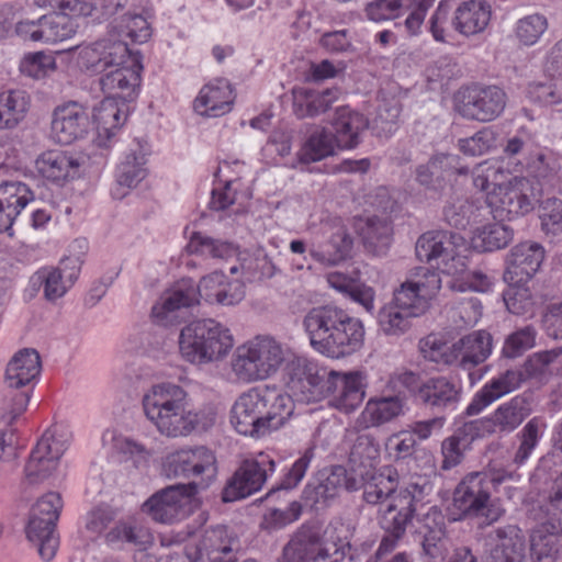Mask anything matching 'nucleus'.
I'll return each mask as SVG.
<instances>
[{
  "mask_svg": "<svg viewBox=\"0 0 562 562\" xmlns=\"http://www.w3.org/2000/svg\"><path fill=\"white\" fill-rule=\"evenodd\" d=\"M144 414L168 438L189 436L199 425V414L191 407L188 393L173 383L153 385L142 400Z\"/></svg>",
  "mask_w": 562,
  "mask_h": 562,
  "instance_id": "20e7f679",
  "label": "nucleus"
},
{
  "mask_svg": "<svg viewBox=\"0 0 562 562\" xmlns=\"http://www.w3.org/2000/svg\"><path fill=\"white\" fill-rule=\"evenodd\" d=\"M91 127L89 109L77 101L60 104L52 113L50 137L60 145H70L83 138Z\"/></svg>",
  "mask_w": 562,
  "mask_h": 562,
  "instance_id": "2eb2a0df",
  "label": "nucleus"
},
{
  "mask_svg": "<svg viewBox=\"0 0 562 562\" xmlns=\"http://www.w3.org/2000/svg\"><path fill=\"white\" fill-rule=\"evenodd\" d=\"M41 368L40 353L33 348L21 349L7 364L8 390L0 397V418L7 425L26 409L33 390L31 383L40 375Z\"/></svg>",
  "mask_w": 562,
  "mask_h": 562,
  "instance_id": "0eeeda50",
  "label": "nucleus"
},
{
  "mask_svg": "<svg viewBox=\"0 0 562 562\" xmlns=\"http://www.w3.org/2000/svg\"><path fill=\"white\" fill-rule=\"evenodd\" d=\"M514 238V231L501 221L479 227L472 237V246L480 252L505 248Z\"/></svg>",
  "mask_w": 562,
  "mask_h": 562,
  "instance_id": "49530a36",
  "label": "nucleus"
},
{
  "mask_svg": "<svg viewBox=\"0 0 562 562\" xmlns=\"http://www.w3.org/2000/svg\"><path fill=\"white\" fill-rule=\"evenodd\" d=\"M456 363L471 370L483 363L492 352V336L485 330L473 331L452 344Z\"/></svg>",
  "mask_w": 562,
  "mask_h": 562,
  "instance_id": "72a5a7b5",
  "label": "nucleus"
},
{
  "mask_svg": "<svg viewBox=\"0 0 562 562\" xmlns=\"http://www.w3.org/2000/svg\"><path fill=\"white\" fill-rule=\"evenodd\" d=\"M274 470V460L262 452L254 459L244 460L224 487L223 502H235L258 492Z\"/></svg>",
  "mask_w": 562,
  "mask_h": 562,
  "instance_id": "ddd939ff",
  "label": "nucleus"
},
{
  "mask_svg": "<svg viewBox=\"0 0 562 562\" xmlns=\"http://www.w3.org/2000/svg\"><path fill=\"white\" fill-rule=\"evenodd\" d=\"M413 318L409 313L402 311L392 302L383 305L378 313L380 329L389 336L405 334L411 328Z\"/></svg>",
  "mask_w": 562,
  "mask_h": 562,
  "instance_id": "4d7b16f0",
  "label": "nucleus"
},
{
  "mask_svg": "<svg viewBox=\"0 0 562 562\" xmlns=\"http://www.w3.org/2000/svg\"><path fill=\"white\" fill-rule=\"evenodd\" d=\"M413 517L391 508L386 504L378 510V524L385 533L403 538Z\"/></svg>",
  "mask_w": 562,
  "mask_h": 562,
  "instance_id": "338daca9",
  "label": "nucleus"
},
{
  "mask_svg": "<svg viewBox=\"0 0 562 562\" xmlns=\"http://www.w3.org/2000/svg\"><path fill=\"white\" fill-rule=\"evenodd\" d=\"M533 412L530 393L524 392L499 404L493 413L474 422L488 434L509 435L514 432Z\"/></svg>",
  "mask_w": 562,
  "mask_h": 562,
  "instance_id": "f3484780",
  "label": "nucleus"
},
{
  "mask_svg": "<svg viewBox=\"0 0 562 562\" xmlns=\"http://www.w3.org/2000/svg\"><path fill=\"white\" fill-rule=\"evenodd\" d=\"M342 527L330 524L323 532L316 529L313 562H356L349 541L339 536Z\"/></svg>",
  "mask_w": 562,
  "mask_h": 562,
  "instance_id": "f704fd0d",
  "label": "nucleus"
},
{
  "mask_svg": "<svg viewBox=\"0 0 562 562\" xmlns=\"http://www.w3.org/2000/svg\"><path fill=\"white\" fill-rule=\"evenodd\" d=\"M522 180L509 186H498L488 193L486 202L494 218L501 222L524 215L532 210V203L528 194L524 192Z\"/></svg>",
  "mask_w": 562,
  "mask_h": 562,
  "instance_id": "a878e982",
  "label": "nucleus"
},
{
  "mask_svg": "<svg viewBox=\"0 0 562 562\" xmlns=\"http://www.w3.org/2000/svg\"><path fill=\"white\" fill-rule=\"evenodd\" d=\"M392 224L386 218L368 217L360 227V235L368 250L376 256L384 255L392 240Z\"/></svg>",
  "mask_w": 562,
  "mask_h": 562,
  "instance_id": "a18cd8bd",
  "label": "nucleus"
},
{
  "mask_svg": "<svg viewBox=\"0 0 562 562\" xmlns=\"http://www.w3.org/2000/svg\"><path fill=\"white\" fill-rule=\"evenodd\" d=\"M292 352L291 348L270 336H257L236 348L232 370L245 383L266 380L288 364Z\"/></svg>",
  "mask_w": 562,
  "mask_h": 562,
  "instance_id": "39448f33",
  "label": "nucleus"
},
{
  "mask_svg": "<svg viewBox=\"0 0 562 562\" xmlns=\"http://www.w3.org/2000/svg\"><path fill=\"white\" fill-rule=\"evenodd\" d=\"M26 537L37 547L38 554L43 560L50 561L55 557L59 547L56 525H48L46 519L30 515Z\"/></svg>",
  "mask_w": 562,
  "mask_h": 562,
  "instance_id": "37998d69",
  "label": "nucleus"
},
{
  "mask_svg": "<svg viewBox=\"0 0 562 562\" xmlns=\"http://www.w3.org/2000/svg\"><path fill=\"white\" fill-rule=\"evenodd\" d=\"M314 457L315 449L313 447L305 449L303 454L292 464V467L284 474L280 484L277 487L270 490V492L267 494V498L273 497L280 491H290L296 487L299 483L303 480Z\"/></svg>",
  "mask_w": 562,
  "mask_h": 562,
  "instance_id": "e2e57ef3",
  "label": "nucleus"
},
{
  "mask_svg": "<svg viewBox=\"0 0 562 562\" xmlns=\"http://www.w3.org/2000/svg\"><path fill=\"white\" fill-rule=\"evenodd\" d=\"M294 408L292 396L276 385L255 386L236 398L229 420L238 434L259 439L284 427Z\"/></svg>",
  "mask_w": 562,
  "mask_h": 562,
  "instance_id": "f257e3e1",
  "label": "nucleus"
},
{
  "mask_svg": "<svg viewBox=\"0 0 562 562\" xmlns=\"http://www.w3.org/2000/svg\"><path fill=\"white\" fill-rule=\"evenodd\" d=\"M235 94L231 82L220 78L205 85L194 100V110L200 115L218 117L232 111Z\"/></svg>",
  "mask_w": 562,
  "mask_h": 562,
  "instance_id": "c756f323",
  "label": "nucleus"
},
{
  "mask_svg": "<svg viewBox=\"0 0 562 562\" xmlns=\"http://www.w3.org/2000/svg\"><path fill=\"white\" fill-rule=\"evenodd\" d=\"M333 137L340 149L356 148L361 142L362 133L368 128V119L345 105L336 109L330 122Z\"/></svg>",
  "mask_w": 562,
  "mask_h": 562,
  "instance_id": "2f4dec72",
  "label": "nucleus"
},
{
  "mask_svg": "<svg viewBox=\"0 0 562 562\" xmlns=\"http://www.w3.org/2000/svg\"><path fill=\"white\" fill-rule=\"evenodd\" d=\"M402 311L409 313L413 317L423 315L429 307L426 301L419 295L416 286L406 281L395 289L393 299L390 301Z\"/></svg>",
  "mask_w": 562,
  "mask_h": 562,
  "instance_id": "680f3d73",
  "label": "nucleus"
},
{
  "mask_svg": "<svg viewBox=\"0 0 562 562\" xmlns=\"http://www.w3.org/2000/svg\"><path fill=\"white\" fill-rule=\"evenodd\" d=\"M460 398V386L443 375L428 378L416 392V401L437 413L456 409Z\"/></svg>",
  "mask_w": 562,
  "mask_h": 562,
  "instance_id": "c85d7f7f",
  "label": "nucleus"
},
{
  "mask_svg": "<svg viewBox=\"0 0 562 562\" xmlns=\"http://www.w3.org/2000/svg\"><path fill=\"white\" fill-rule=\"evenodd\" d=\"M303 326L312 348L327 358L344 359L363 347V323L338 306L311 308L304 316Z\"/></svg>",
  "mask_w": 562,
  "mask_h": 562,
  "instance_id": "f03ea898",
  "label": "nucleus"
},
{
  "mask_svg": "<svg viewBox=\"0 0 562 562\" xmlns=\"http://www.w3.org/2000/svg\"><path fill=\"white\" fill-rule=\"evenodd\" d=\"M557 530L555 522L550 520L532 530L530 550L538 562H553L558 557L562 547V536Z\"/></svg>",
  "mask_w": 562,
  "mask_h": 562,
  "instance_id": "a19ab883",
  "label": "nucleus"
},
{
  "mask_svg": "<svg viewBox=\"0 0 562 562\" xmlns=\"http://www.w3.org/2000/svg\"><path fill=\"white\" fill-rule=\"evenodd\" d=\"M465 239L458 233L445 231L426 232L416 241V256L422 262L448 274L460 276L465 272Z\"/></svg>",
  "mask_w": 562,
  "mask_h": 562,
  "instance_id": "6e6552de",
  "label": "nucleus"
},
{
  "mask_svg": "<svg viewBox=\"0 0 562 562\" xmlns=\"http://www.w3.org/2000/svg\"><path fill=\"white\" fill-rule=\"evenodd\" d=\"M525 381L526 375L520 369H509L492 378L474 394L465 415H479L495 401L519 389Z\"/></svg>",
  "mask_w": 562,
  "mask_h": 562,
  "instance_id": "cd10ccee",
  "label": "nucleus"
},
{
  "mask_svg": "<svg viewBox=\"0 0 562 562\" xmlns=\"http://www.w3.org/2000/svg\"><path fill=\"white\" fill-rule=\"evenodd\" d=\"M491 19V7L480 0L461 3L454 11L452 27L464 36L484 31Z\"/></svg>",
  "mask_w": 562,
  "mask_h": 562,
  "instance_id": "e433bc0d",
  "label": "nucleus"
},
{
  "mask_svg": "<svg viewBox=\"0 0 562 562\" xmlns=\"http://www.w3.org/2000/svg\"><path fill=\"white\" fill-rule=\"evenodd\" d=\"M366 384L360 372L340 374L333 371L326 385L328 405L344 414L355 412L363 402Z\"/></svg>",
  "mask_w": 562,
  "mask_h": 562,
  "instance_id": "4be33fe9",
  "label": "nucleus"
},
{
  "mask_svg": "<svg viewBox=\"0 0 562 562\" xmlns=\"http://www.w3.org/2000/svg\"><path fill=\"white\" fill-rule=\"evenodd\" d=\"M92 125L100 135L110 138L126 121V112L117 99L105 97L91 114Z\"/></svg>",
  "mask_w": 562,
  "mask_h": 562,
  "instance_id": "c03bdc74",
  "label": "nucleus"
},
{
  "mask_svg": "<svg viewBox=\"0 0 562 562\" xmlns=\"http://www.w3.org/2000/svg\"><path fill=\"white\" fill-rule=\"evenodd\" d=\"M352 247V238L338 222L337 231L321 250H311L310 255L318 262L335 266L344 260Z\"/></svg>",
  "mask_w": 562,
  "mask_h": 562,
  "instance_id": "3c124183",
  "label": "nucleus"
},
{
  "mask_svg": "<svg viewBox=\"0 0 562 562\" xmlns=\"http://www.w3.org/2000/svg\"><path fill=\"white\" fill-rule=\"evenodd\" d=\"M341 92L338 88H328L322 91L303 89L295 97L294 112L300 119L315 117L338 101Z\"/></svg>",
  "mask_w": 562,
  "mask_h": 562,
  "instance_id": "ea45409f",
  "label": "nucleus"
},
{
  "mask_svg": "<svg viewBox=\"0 0 562 562\" xmlns=\"http://www.w3.org/2000/svg\"><path fill=\"white\" fill-rule=\"evenodd\" d=\"M245 293L243 281L228 279L224 273L215 271L203 277L199 285L192 280L177 283L161 297V302L153 307L151 315L157 323L167 326L178 322L183 308L198 304L199 296L212 304L232 306L241 302Z\"/></svg>",
  "mask_w": 562,
  "mask_h": 562,
  "instance_id": "7ed1b4c3",
  "label": "nucleus"
},
{
  "mask_svg": "<svg viewBox=\"0 0 562 562\" xmlns=\"http://www.w3.org/2000/svg\"><path fill=\"white\" fill-rule=\"evenodd\" d=\"M187 249L192 255L210 258L227 259L236 255L237 247L227 240L215 239L200 232L190 237Z\"/></svg>",
  "mask_w": 562,
  "mask_h": 562,
  "instance_id": "8fccbe9b",
  "label": "nucleus"
},
{
  "mask_svg": "<svg viewBox=\"0 0 562 562\" xmlns=\"http://www.w3.org/2000/svg\"><path fill=\"white\" fill-rule=\"evenodd\" d=\"M37 171L53 182H65L79 175L80 160L69 151L47 150L35 161Z\"/></svg>",
  "mask_w": 562,
  "mask_h": 562,
  "instance_id": "c9c22d12",
  "label": "nucleus"
},
{
  "mask_svg": "<svg viewBox=\"0 0 562 562\" xmlns=\"http://www.w3.org/2000/svg\"><path fill=\"white\" fill-rule=\"evenodd\" d=\"M100 44L99 52L101 57V72H105L116 65H122L128 61L135 52L131 50L127 43L122 40H116L114 35L106 38L97 41Z\"/></svg>",
  "mask_w": 562,
  "mask_h": 562,
  "instance_id": "13d9d810",
  "label": "nucleus"
},
{
  "mask_svg": "<svg viewBox=\"0 0 562 562\" xmlns=\"http://www.w3.org/2000/svg\"><path fill=\"white\" fill-rule=\"evenodd\" d=\"M30 108L27 93L19 89L0 92V131L15 128L25 117Z\"/></svg>",
  "mask_w": 562,
  "mask_h": 562,
  "instance_id": "79ce46f5",
  "label": "nucleus"
},
{
  "mask_svg": "<svg viewBox=\"0 0 562 562\" xmlns=\"http://www.w3.org/2000/svg\"><path fill=\"white\" fill-rule=\"evenodd\" d=\"M404 398L400 395L370 398L358 422L363 428L379 427L403 414Z\"/></svg>",
  "mask_w": 562,
  "mask_h": 562,
  "instance_id": "4c0bfd02",
  "label": "nucleus"
},
{
  "mask_svg": "<svg viewBox=\"0 0 562 562\" xmlns=\"http://www.w3.org/2000/svg\"><path fill=\"white\" fill-rule=\"evenodd\" d=\"M336 142L328 131L321 128L310 135L300 151L302 162H315L334 155Z\"/></svg>",
  "mask_w": 562,
  "mask_h": 562,
  "instance_id": "864d4df0",
  "label": "nucleus"
},
{
  "mask_svg": "<svg viewBox=\"0 0 562 562\" xmlns=\"http://www.w3.org/2000/svg\"><path fill=\"white\" fill-rule=\"evenodd\" d=\"M331 370L321 368L317 363L297 357H292L285 366V380L289 390L301 402H318L326 397Z\"/></svg>",
  "mask_w": 562,
  "mask_h": 562,
  "instance_id": "9b49d317",
  "label": "nucleus"
},
{
  "mask_svg": "<svg viewBox=\"0 0 562 562\" xmlns=\"http://www.w3.org/2000/svg\"><path fill=\"white\" fill-rule=\"evenodd\" d=\"M195 487L194 483L168 486L148 498L143 504V510L155 521L171 524L183 516V507L194 494Z\"/></svg>",
  "mask_w": 562,
  "mask_h": 562,
  "instance_id": "aec40b11",
  "label": "nucleus"
},
{
  "mask_svg": "<svg viewBox=\"0 0 562 562\" xmlns=\"http://www.w3.org/2000/svg\"><path fill=\"white\" fill-rule=\"evenodd\" d=\"M546 429V423L539 416L530 418L525 426L517 432L516 438L519 442L513 463L517 467L522 465L537 448Z\"/></svg>",
  "mask_w": 562,
  "mask_h": 562,
  "instance_id": "09e8293b",
  "label": "nucleus"
},
{
  "mask_svg": "<svg viewBox=\"0 0 562 562\" xmlns=\"http://www.w3.org/2000/svg\"><path fill=\"white\" fill-rule=\"evenodd\" d=\"M143 65L138 52L128 57V61L116 65L105 71L100 78V86L106 97L122 101L125 106L126 101H132L137 95L140 86V71Z\"/></svg>",
  "mask_w": 562,
  "mask_h": 562,
  "instance_id": "6ab92c4d",
  "label": "nucleus"
},
{
  "mask_svg": "<svg viewBox=\"0 0 562 562\" xmlns=\"http://www.w3.org/2000/svg\"><path fill=\"white\" fill-rule=\"evenodd\" d=\"M147 143L140 139H134L124 159L117 166L116 187L112 190V195L122 199L127 190L136 188L147 176Z\"/></svg>",
  "mask_w": 562,
  "mask_h": 562,
  "instance_id": "393cba45",
  "label": "nucleus"
},
{
  "mask_svg": "<svg viewBox=\"0 0 562 562\" xmlns=\"http://www.w3.org/2000/svg\"><path fill=\"white\" fill-rule=\"evenodd\" d=\"M380 459V446L371 435H359L353 441L347 470L351 476L374 472Z\"/></svg>",
  "mask_w": 562,
  "mask_h": 562,
  "instance_id": "58836bf2",
  "label": "nucleus"
},
{
  "mask_svg": "<svg viewBox=\"0 0 562 562\" xmlns=\"http://www.w3.org/2000/svg\"><path fill=\"white\" fill-rule=\"evenodd\" d=\"M216 458L213 451L204 446L180 449L169 453L164 462L168 477L194 479L203 474L209 477L216 472Z\"/></svg>",
  "mask_w": 562,
  "mask_h": 562,
  "instance_id": "a211bd4d",
  "label": "nucleus"
},
{
  "mask_svg": "<svg viewBox=\"0 0 562 562\" xmlns=\"http://www.w3.org/2000/svg\"><path fill=\"white\" fill-rule=\"evenodd\" d=\"M479 207L468 199H457L443 210V216L450 226L458 229H465L476 220Z\"/></svg>",
  "mask_w": 562,
  "mask_h": 562,
  "instance_id": "69168bd1",
  "label": "nucleus"
},
{
  "mask_svg": "<svg viewBox=\"0 0 562 562\" xmlns=\"http://www.w3.org/2000/svg\"><path fill=\"white\" fill-rule=\"evenodd\" d=\"M181 357L193 364H206L224 359L234 346L231 329L213 318L194 321L179 334Z\"/></svg>",
  "mask_w": 562,
  "mask_h": 562,
  "instance_id": "423d86ee",
  "label": "nucleus"
},
{
  "mask_svg": "<svg viewBox=\"0 0 562 562\" xmlns=\"http://www.w3.org/2000/svg\"><path fill=\"white\" fill-rule=\"evenodd\" d=\"M418 348L426 360L445 366L456 363L452 345H447L443 338L437 334H429L422 338L419 340Z\"/></svg>",
  "mask_w": 562,
  "mask_h": 562,
  "instance_id": "052dcab7",
  "label": "nucleus"
},
{
  "mask_svg": "<svg viewBox=\"0 0 562 562\" xmlns=\"http://www.w3.org/2000/svg\"><path fill=\"white\" fill-rule=\"evenodd\" d=\"M105 539L110 544L122 542L134 546L139 550H145L153 543V536L147 528L127 522L117 524L106 533Z\"/></svg>",
  "mask_w": 562,
  "mask_h": 562,
  "instance_id": "6e6d98bb",
  "label": "nucleus"
},
{
  "mask_svg": "<svg viewBox=\"0 0 562 562\" xmlns=\"http://www.w3.org/2000/svg\"><path fill=\"white\" fill-rule=\"evenodd\" d=\"M34 282L44 286V296L48 301H56L61 297L72 285L69 284L60 269L44 268L38 270L33 277Z\"/></svg>",
  "mask_w": 562,
  "mask_h": 562,
  "instance_id": "0e129e2a",
  "label": "nucleus"
},
{
  "mask_svg": "<svg viewBox=\"0 0 562 562\" xmlns=\"http://www.w3.org/2000/svg\"><path fill=\"white\" fill-rule=\"evenodd\" d=\"M465 239L458 233L445 231L426 232L416 241V256L422 262L448 274L460 276L465 272Z\"/></svg>",
  "mask_w": 562,
  "mask_h": 562,
  "instance_id": "1a4fd4ad",
  "label": "nucleus"
},
{
  "mask_svg": "<svg viewBox=\"0 0 562 562\" xmlns=\"http://www.w3.org/2000/svg\"><path fill=\"white\" fill-rule=\"evenodd\" d=\"M112 30L116 40L130 38L133 43H144L151 34L148 22L140 14H124L114 20Z\"/></svg>",
  "mask_w": 562,
  "mask_h": 562,
  "instance_id": "5fc2aeb1",
  "label": "nucleus"
},
{
  "mask_svg": "<svg viewBox=\"0 0 562 562\" xmlns=\"http://www.w3.org/2000/svg\"><path fill=\"white\" fill-rule=\"evenodd\" d=\"M548 27V19L543 14L533 13L517 21L515 34L522 45L533 46L540 41Z\"/></svg>",
  "mask_w": 562,
  "mask_h": 562,
  "instance_id": "bf43d9fd",
  "label": "nucleus"
},
{
  "mask_svg": "<svg viewBox=\"0 0 562 562\" xmlns=\"http://www.w3.org/2000/svg\"><path fill=\"white\" fill-rule=\"evenodd\" d=\"M431 490L430 483L420 476L411 477L409 481L400 476V483L386 505L414 518L428 503Z\"/></svg>",
  "mask_w": 562,
  "mask_h": 562,
  "instance_id": "7c9ffc66",
  "label": "nucleus"
},
{
  "mask_svg": "<svg viewBox=\"0 0 562 562\" xmlns=\"http://www.w3.org/2000/svg\"><path fill=\"white\" fill-rule=\"evenodd\" d=\"M34 200V194L23 182L0 183V232L10 229L22 210Z\"/></svg>",
  "mask_w": 562,
  "mask_h": 562,
  "instance_id": "473e14b6",
  "label": "nucleus"
},
{
  "mask_svg": "<svg viewBox=\"0 0 562 562\" xmlns=\"http://www.w3.org/2000/svg\"><path fill=\"white\" fill-rule=\"evenodd\" d=\"M493 544L485 562H522L525 537L517 525H505L491 530L486 536ZM448 562H479L469 547L454 549Z\"/></svg>",
  "mask_w": 562,
  "mask_h": 562,
  "instance_id": "f8f14e48",
  "label": "nucleus"
},
{
  "mask_svg": "<svg viewBox=\"0 0 562 562\" xmlns=\"http://www.w3.org/2000/svg\"><path fill=\"white\" fill-rule=\"evenodd\" d=\"M316 528L303 527L283 548L282 562H313Z\"/></svg>",
  "mask_w": 562,
  "mask_h": 562,
  "instance_id": "603ef678",
  "label": "nucleus"
},
{
  "mask_svg": "<svg viewBox=\"0 0 562 562\" xmlns=\"http://www.w3.org/2000/svg\"><path fill=\"white\" fill-rule=\"evenodd\" d=\"M77 16L67 13L43 15L40 23L42 27V42L55 44L72 37L78 29V24L74 20Z\"/></svg>",
  "mask_w": 562,
  "mask_h": 562,
  "instance_id": "de8ad7c7",
  "label": "nucleus"
},
{
  "mask_svg": "<svg viewBox=\"0 0 562 562\" xmlns=\"http://www.w3.org/2000/svg\"><path fill=\"white\" fill-rule=\"evenodd\" d=\"M400 472L392 465L382 467L379 471L364 472L358 476H351L349 492L362 490V499L366 504L384 506L395 487L400 483Z\"/></svg>",
  "mask_w": 562,
  "mask_h": 562,
  "instance_id": "5701e85b",
  "label": "nucleus"
},
{
  "mask_svg": "<svg viewBox=\"0 0 562 562\" xmlns=\"http://www.w3.org/2000/svg\"><path fill=\"white\" fill-rule=\"evenodd\" d=\"M506 91L497 85L472 83L461 87L453 97L454 111L465 120L490 123L505 111Z\"/></svg>",
  "mask_w": 562,
  "mask_h": 562,
  "instance_id": "9d476101",
  "label": "nucleus"
},
{
  "mask_svg": "<svg viewBox=\"0 0 562 562\" xmlns=\"http://www.w3.org/2000/svg\"><path fill=\"white\" fill-rule=\"evenodd\" d=\"M66 450V440L58 437L55 430H46L25 464L26 481L30 484H38L53 477L57 472L59 459Z\"/></svg>",
  "mask_w": 562,
  "mask_h": 562,
  "instance_id": "4468645a",
  "label": "nucleus"
},
{
  "mask_svg": "<svg viewBox=\"0 0 562 562\" xmlns=\"http://www.w3.org/2000/svg\"><path fill=\"white\" fill-rule=\"evenodd\" d=\"M492 497L487 472L468 473L456 486L452 495L453 508L458 512L457 520L477 518Z\"/></svg>",
  "mask_w": 562,
  "mask_h": 562,
  "instance_id": "dca6fc26",
  "label": "nucleus"
},
{
  "mask_svg": "<svg viewBox=\"0 0 562 562\" xmlns=\"http://www.w3.org/2000/svg\"><path fill=\"white\" fill-rule=\"evenodd\" d=\"M237 544L226 527L216 526L206 529L194 547L187 548V557L191 562H236Z\"/></svg>",
  "mask_w": 562,
  "mask_h": 562,
  "instance_id": "412c9836",
  "label": "nucleus"
},
{
  "mask_svg": "<svg viewBox=\"0 0 562 562\" xmlns=\"http://www.w3.org/2000/svg\"><path fill=\"white\" fill-rule=\"evenodd\" d=\"M503 299L509 313L515 315H526L532 313L533 300L525 283L509 284L504 292Z\"/></svg>",
  "mask_w": 562,
  "mask_h": 562,
  "instance_id": "774afa93",
  "label": "nucleus"
},
{
  "mask_svg": "<svg viewBox=\"0 0 562 562\" xmlns=\"http://www.w3.org/2000/svg\"><path fill=\"white\" fill-rule=\"evenodd\" d=\"M351 474L342 465L323 469L312 477L303 491V498L312 506L325 504L338 496L341 490L349 492Z\"/></svg>",
  "mask_w": 562,
  "mask_h": 562,
  "instance_id": "bb28decb",
  "label": "nucleus"
},
{
  "mask_svg": "<svg viewBox=\"0 0 562 562\" xmlns=\"http://www.w3.org/2000/svg\"><path fill=\"white\" fill-rule=\"evenodd\" d=\"M544 259L543 247L535 241H525L510 249L506 258L504 280L508 284L526 283L539 270Z\"/></svg>",
  "mask_w": 562,
  "mask_h": 562,
  "instance_id": "b1692460",
  "label": "nucleus"
}]
</instances>
